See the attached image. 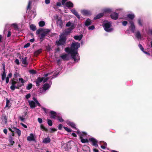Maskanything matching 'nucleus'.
Returning <instances> with one entry per match:
<instances>
[{
  "instance_id": "obj_64",
  "label": "nucleus",
  "mask_w": 152,
  "mask_h": 152,
  "mask_svg": "<svg viewBox=\"0 0 152 152\" xmlns=\"http://www.w3.org/2000/svg\"><path fill=\"white\" fill-rule=\"evenodd\" d=\"M4 132L6 134L7 133V129H4L3 130Z\"/></svg>"
},
{
  "instance_id": "obj_6",
  "label": "nucleus",
  "mask_w": 152,
  "mask_h": 152,
  "mask_svg": "<svg viewBox=\"0 0 152 152\" xmlns=\"http://www.w3.org/2000/svg\"><path fill=\"white\" fill-rule=\"evenodd\" d=\"M77 133L78 134L81 140V141L83 143H85L86 142H88V140L87 139H84L83 138V134H84L83 132L79 133L78 132H77Z\"/></svg>"
},
{
  "instance_id": "obj_3",
  "label": "nucleus",
  "mask_w": 152,
  "mask_h": 152,
  "mask_svg": "<svg viewBox=\"0 0 152 152\" xmlns=\"http://www.w3.org/2000/svg\"><path fill=\"white\" fill-rule=\"evenodd\" d=\"M63 34H61L60 36L59 40L56 41V43L58 45H64L65 43L66 37Z\"/></svg>"
},
{
  "instance_id": "obj_39",
  "label": "nucleus",
  "mask_w": 152,
  "mask_h": 152,
  "mask_svg": "<svg viewBox=\"0 0 152 152\" xmlns=\"http://www.w3.org/2000/svg\"><path fill=\"white\" fill-rule=\"evenodd\" d=\"M32 84L31 83H29L26 87V88L28 90H30L32 88Z\"/></svg>"
},
{
  "instance_id": "obj_59",
  "label": "nucleus",
  "mask_w": 152,
  "mask_h": 152,
  "mask_svg": "<svg viewBox=\"0 0 152 152\" xmlns=\"http://www.w3.org/2000/svg\"><path fill=\"white\" fill-rule=\"evenodd\" d=\"M31 96V95L30 94H28L26 95V97L27 99L29 98Z\"/></svg>"
},
{
  "instance_id": "obj_10",
  "label": "nucleus",
  "mask_w": 152,
  "mask_h": 152,
  "mask_svg": "<svg viewBox=\"0 0 152 152\" xmlns=\"http://www.w3.org/2000/svg\"><path fill=\"white\" fill-rule=\"evenodd\" d=\"M51 85V83L50 82L49 83H46L43 85L42 88L44 91H46L49 88Z\"/></svg>"
},
{
  "instance_id": "obj_29",
  "label": "nucleus",
  "mask_w": 152,
  "mask_h": 152,
  "mask_svg": "<svg viewBox=\"0 0 152 152\" xmlns=\"http://www.w3.org/2000/svg\"><path fill=\"white\" fill-rule=\"evenodd\" d=\"M6 73L5 71H3V72L2 75L1 79L2 80H5L6 77Z\"/></svg>"
},
{
  "instance_id": "obj_15",
  "label": "nucleus",
  "mask_w": 152,
  "mask_h": 152,
  "mask_svg": "<svg viewBox=\"0 0 152 152\" xmlns=\"http://www.w3.org/2000/svg\"><path fill=\"white\" fill-rule=\"evenodd\" d=\"M89 140L92 142L93 145L96 147H98V145L97 144V141L96 139L93 138H91L89 139Z\"/></svg>"
},
{
  "instance_id": "obj_45",
  "label": "nucleus",
  "mask_w": 152,
  "mask_h": 152,
  "mask_svg": "<svg viewBox=\"0 0 152 152\" xmlns=\"http://www.w3.org/2000/svg\"><path fill=\"white\" fill-rule=\"evenodd\" d=\"M57 130L56 129L54 128H51L50 129V132L51 133H53Z\"/></svg>"
},
{
  "instance_id": "obj_31",
  "label": "nucleus",
  "mask_w": 152,
  "mask_h": 152,
  "mask_svg": "<svg viewBox=\"0 0 152 152\" xmlns=\"http://www.w3.org/2000/svg\"><path fill=\"white\" fill-rule=\"evenodd\" d=\"M57 120L59 121L60 122H63L64 121L63 119L61 117L58 115L57 117Z\"/></svg>"
},
{
  "instance_id": "obj_25",
  "label": "nucleus",
  "mask_w": 152,
  "mask_h": 152,
  "mask_svg": "<svg viewBox=\"0 0 152 152\" xmlns=\"http://www.w3.org/2000/svg\"><path fill=\"white\" fill-rule=\"evenodd\" d=\"M104 15V14L103 13H100L98 14L94 18V20L99 19L102 17Z\"/></svg>"
},
{
  "instance_id": "obj_44",
  "label": "nucleus",
  "mask_w": 152,
  "mask_h": 152,
  "mask_svg": "<svg viewBox=\"0 0 152 152\" xmlns=\"http://www.w3.org/2000/svg\"><path fill=\"white\" fill-rule=\"evenodd\" d=\"M40 128L43 130L46 131L47 130V129L42 125H41Z\"/></svg>"
},
{
  "instance_id": "obj_42",
  "label": "nucleus",
  "mask_w": 152,
  "mask_h": 152,
  "mask_svg": "<svg viewBox=\"0 0 152 152\" xmlns=\"http://www.w3.org/2000/svg\"><path fill=\"white\" fill-rule=\"evenodd\" d=\"M63 127L64 129L68 132H71L72 131V130L71 129H69L66 127L64 126Z\"/></svg>"
},
{
  "instance_id": "obj_52",
  "label": "nucleus",
  "mask_w": 152,
  "mask_h": 152,
  "mask_svg": "<svg viewBox=\"0 0 152 152\" xmlns=\"http://www.w3.org/2000/svg\"><path fill=\"white\" fill-rule=\"evenodd\" d=\"M38 121L40 124L42 123V119L40 118H38Z\"/></svg>"
},
{
  "instance_id": "obj_14",
  "label": "nucleus",
  "mask_w": 152,
  "mask_h": 152,
  "mask_svg": "<svg viewBox=\"0 0 152 152\" xmlns=\"http://www.w3.org/2000/svg\"><path fill=\"white\" fill-rule=\"evenodd\" d=\"M27 140L29 141H34L35 140L34 134L31 133L27 138Z\"/></svg>"
},
{
  "instance_id": "obj_56",
  "label": "nucleus",
  "mask_w": 152,
  "mask_h": 152,
  "mask_svg": "<svg viewBox=\"0 0 152 152\" xmlns=\"http://www.w3.org/2000/svg\"><path fill=\"white\" fill-rule=\"evenodd\" d=\"M62 127H63V125L61 124H59L58 125V127L59 129V130L61 129L62 128Z\"/></svg>"
},
{
  "instance_id": "obj_21",
  "label": "nucleus",
  "mask_w": 152,
  "mask_h": 152,
  "mask_svg": "<svg viewBox=\"0 0 152 152\" xmlns=\"http://www.w3.org/2000/svg\"><path fill=\"white\" fill-rule=\"evenodd\" d=\"M135 36L139 39H142L141 35L140 32L139 31H137L135 33Z\"/></svg>"
},
{
  "instance_id": "obj_57",
  "label": "nucleus",
  "mask_w": 152,
  "mask_h": 152,
  "mask_svg": "<svg viewBox=\"0 0 152 152\" xmlns=\"http://www.w3.org/2000/svg\"><path fill=\"white\" fill-rule=\"evenodd\" d=\"M30 44L29 43H28L24 45V47L25 48H28L30 46Z\"/></svg>"
},
{
  "instance_id": "obj_55",
  "label": "nucleus",
  "mask_w": 152,
  "mask_h": 152,
  "mask_svg": "<svg viewBox=\"0 0 152 152\" xmlns=\"http://www.w3.org/2000/svg\"><path fill=\"white\" fill-rule=\"evenodd\" d=\"M19 119L22 121H24L25 120V118L23 117H20Z\"/></svg>"
},
{
  "instance_id": "obj_22",
  "label": "nucleus",
  "mask_w": 152,
  "mask_h": 152,
  "mask_svg": "<svg viewBox=\"0 0 152 152\" xmlns=\"http://www.w3.org/2000/svg\"><path fill=\"white\" fill-rule=\"evenodd\" d=\"M66 27H70L69 28H72L74 29L75 28L74 25V23H72L70 22H68L66 25Z\"/></svg>"
},
{
  "instance_id": "obj_17",
  "label": "nucleus",
  "mask_w": 152,
  "mask_h": 152,
  "mask_svg": "<svg viewBox=\"0 0 152 152\" xmlns=\"http://www.w3.org/2000/svg\"><path fill=\"white\" fill-rule=\"evenodd\" d=\"M118 14L115 12L113 13L110 15L111 18L115 20L118 19Z\"/></svg>"
},
{
  "instance_id": "obj_38",
  "label": "nucleus",
  "mask_w": 152,
  "mask_h": 152,
  "mask_svg": "<svg viewBox=\"0 0 152 152\" xmlns=\"http://www.w3.org/2000/svg\"><path fill=\"white\" fill-rule=\"evenodd\" d=\"M9 142L12 145H13L15 143V142L13 140V139L12 137H10L9 139Z\"/></svg>"
},
{
  "instance_id": "obj_62",
  "label": "nucleus",
  "mask_w": 152,
  "mask_h": 152,
  "mask_svg": "<svg viewBox=\"0 0 152 152\" xmlns=\"http://www.w3.org/2000/svg\"><path fill=\"white\" fill-rule=\"evenodd\" d=\"M45 2L46 4H48L50 2V0H45Z\"/></svg>"
},
{
  "instance_id": "obj_60",
  "label": "nucleus",
  "mask_w": 152,
  "mask_h": 152,
  "mask_svg": "<svg viewBox=\"0 0 152 152\" xmlns=\"http://www.w3.org/2000/svg\"><path fill=\"white\" fill-rule=\"evenodd\" d=\"M67 1V0H62L61 3L63 5H65V2Z\"/></svg>"
},
{
  "instance_id": "obj_49",
  "label": "nucleus",
  "mask_w": 152,
  "mask_h": 152,
  "mask_svg": "<svg viewBox=\"0 0 152 152\" xmlns=\"http://www.w3.org/2000/svg\"><path fill=\"white\" fill-rule=\"evenodd\" d=\"M89 30H93L95 28L94 26L93 25H92L89 26L88 28Z\"/></svg>"
},
{
  "instance_id": "obj_48",
  "label": "nucleus",
  "mask_w": 152,
  "mask_h": 152,
  "mask_svg": "<svg viewBox=\"0 0 152 152\" xmlns=\"http://www.w3.org/2000/svg\"><path fill=\"white\" fill-rule=\"evenodd\" d=\"M19 80L20 81L22 84H23L25 83L24 80L22 78H19Z\"/></svg>"
},
{
  "instance_id": "obj_28",
  "label": "nucleus",
  "mask_w": 152,
  "mask_h": 152,
  "mask_svg": "<svg viewBox=\"0 0 152 152\" xmlns=\"http://www.w3.org/2000/svg\"><path fill=\"white\" fill-rule=\"evenodd\" d=\"M137 21L138 24L140 26H142L143 25V21L142 19L140 18L138 19L137 20Z\"/></svg>"
},
{
  "instance_id": "obj_41",
  "label": "nucleus",
  "mask_w": 152,
  "mask_h": 152,
  "mask_svg": "<svg viewBox=\"0 0 152 152\" xmlns=\"http://www.w3.org/2000/svg\"><path fill=\"white\" fill-rule=\"evenodd\" d=\"M41 52H42L41 49H39V50H37V51H36L35 52V53H34L35 55H38V54L40 53Z\"/></svg>"
},
{
  "instance_id": "obj_36",
  "label": "nucleus",
  "mask_w": 152,
  "mask_h": 152,
  "mask_svg": "<svg viewBox=\"0 0 152 152\" xmlns=\"http://www.w3.org/2000/svg\"><path fill=\"white\" fill-rule=\"evenodd\" d=\"M47 123L48 125L50 126H52L53 124L52 121L49 119H47Z\"/></svg>"
},
{
  "instance_id": "obj_11",
  "label": "nucleus",
  "mask_w": 152,
  "mask_h": 152,
  "mask_svg": "<svg viewBox=\"0 0 152 152\" xmlns=\"http://www.w3.org/2000/svg\"><path fill=\"white\" fill-rule=\"evenodd\" d=\"M73 28H68L67 29H66L65 31L62 33L61 34H63L65 37H66L67 35L70 33L71 31L73 29Z\"/></svg>"
},
{
  "instance_id": "obj_26",
  "label": "nucleus",
  "mask_w": 152,
  "mask_h": 152,
  "mask_svg": "<svg viewBox=\"0 0 152 152\" xmlns=\"http://www.w3.org/2000/svg\"><path fill=\"white\" fill-rule=\"evenodd\" d=\"M26 57L23 58L22 59V63L23 64L25 65L24 66H26L28 64L27 62L26 61Z\"/></svg>"
},
{
  "instance_id": "obj_23",
  "label": "nucleus",
  "mask_w": 152,
  "mask_h": 152,
  "mask_svg": "<svg viewBox=\"0 0 152 152\" xmlns=\"http://www.w3.org/2000/svg\"><path fill=\"white\" fill-rule=\"evenodd\" d=\"M92 22L91 20L89 19H87L85 23V25L86 26H89L91 25L92 23Z\"/></svg>"
},
{
  "instance_id": "obj_5",
  "label": "nucleus",
  "mask_w": 152,
  "mask_h": 152,
  "mask_svg": "<svg viewBox=\"0 0 152 152\" xmlns=\"http://www.w3.org/2000/svg\"><path fill=\"white\" fill-rule=\"evenodd\" d=\"M17 82L15 81L13 79L12 80V85L10 86V89L12 90H14L16 88H18V87H20L21 85H19V84H17V86H16Z\"/></svg>"
},
{
  "instance_id": "obj_63",
  "label": "nucleus",
  "mask_w": 152,
  "mask_h": 152,
  "mask_svg": "<svg viewBox=\"0 0 152 152\" xmlns=\"http://www.w3.org/2000/svg\"><path fill=\"white\" fill-rule=\"evenodd\" d=\"M59 72H57L56 74L55 73H54V75L53 76V77H52V78H54V77H55L56 76L58 75V74L59 73Z\"/></svg>"
},
{
  "instance_id": "obj_9",
  "label": "nucleus",
  "mask_w": 152,
  "mask_h": 152,
  "mask_svg": "<svg viewBox=\"0 0 152 152\" xmlns=\"http://www.w3.org/2000/svg\"><path fill=\"white\" fill-rule=\"evenodd\" d=\"M60 57L64 61L68 60L69 58V54H63Z\"/></svg>"
},
{
  "instance_id": "obj_24",
  "label": "nucleus",
  "mask_w": 152,
  "mask_h": 152,
  "mask_svg": "<svg viewBox=\"0 0 152 152\" xmlns=\"http://www.w3.org/2000/svg\"><path fill=\"white\" fill-rule=\"evenodd\" d=\"M83 37V35L82 34H80L78 36L77 35L74 36V38L76 40L80 41L82 39Z\"/></svg>"
},
{
  "instance_id": "obj_1",
  "label": "nucleus",
  "mask_w": 152,
  "mask_h": 152,
  "mask_svg": "<svg viewBox=\"0 0 152 152\" xmlns=\"http://www.w3.org/2000/svg\"><path fill=\"white\" fill-rule=\"evenodd\" d=\"M80 47L79 43L75 42L72 43L70 48H66L65 49L66 52L71 55L72 58L75 61L78 62L80 60V57L77 53L78 48Z\"/></svg>"
},
{
  "instance_id": "obj_30",
  "label": "nucleus",
  "mask_w": 152,
  "mask_h": 152,
  "mask_svg": "<svg viewBox=\"0 0 152 152\" xmlns=\"http://www.w3.org/2000/svg\"><path fill=\"white\" fill-rule=\"evenodd\" d=\"M30 28L33 31L35 30L36 29V26L33 24H31L30 26Z\"/></svg>"
},
{
  "instance_id": "obj_32",
  "label": "nucleus",
  "mask_w": 152,
  "mask_h": 152,
  "mask_svg": "<svg viewBox=\"0 0 152 152\" xmlns=\"http://www.w3.org/2000/svg\"><path fill=\"white\" fill-rule=\"evenodd\" d=\"M6 99V104L5 106V107H8V108H9L10 107V101L7 98Z\"/></svg>"
},
{
  "instance_id": "obj_61",
  "label": "nucleus",
  "mask_w": 152,
  "mask_h": 152,
  "mask_svg": "<svg viewBox=\"0 0 152 152\" xmlns=\"http://www.w3.org/2000/svg\"><path fill=\"white\" fill-rule=\"evenodd\" d=\"M30 72L32 74H34L36 73V71L34 70H31L30 71Z\"/></svg>"
},
{
  "instance_id": "obj_47",
  "label": "nucleus",
  "mask_w": 152,
  "mask_h": 152,
  "mask_svg": "<svg viewBox=\"0 0 152 152\" xmlns=\"http://www.w3.org/2000/svg\"><path fill=\"white\" fill-rule=\"evenodd\" d=\"M12 26L15 28H18V26L17 24L13 23L12 24Z\"/></svg>"
},
{
  "instance_id": "obj_27",
  "label": "nucleus",
  "mask_w": 152,
  "mask_h": 152,
  "mask_svg": "<svg viewBox=\"0 0 152 152\" xmlns=\"http://www.w3.org/2000/svg\"><path fill=\"white\" fill-rule=\"evenodd\" d=\"M50 141V139L49 137H47L44 139L43 140V142L47 143H49Z\"/></svg>"
},
{
  "instance_id": "obj_20",
  "label": "nucleus",
  "mask_w": 152,
  "mask_h": 152,
  "mask_svg": "<svg viewBox=\"0 0 152 152\" xmlns=\"http://www.w3.org/2000/svg\"><path fill=\"white\" fill-rule=\"evenodd\" d=\"M66 123L68 125L72 127L73 128L76 129L75 125L73 122H70L69 121H66Z\"/></svg>"
},
{
  "instance_id": "obj_43",
  "label": "nucleus",
  "mask_w": 152,
  "mask_h": 152,
  "mask_svg": "<svg viewBox=\"0 0 152 152\" xmlns=\"http://www.w3.org/2000/svg\"><path fill=\"white\" fill-rule=\"evenodd\" d=\"M46 34L45 33V32L42 33L40 35V39H42L44 38L45 37V35Z\"/></svg>"
},
{
  "instance_id": "obj_53",
  "label": "nucleus",
  "mask_w": 152,
  "mask_h": 152,
  "mask_svg": "<svg viewBox=\"0 0 152 152\" xmlns=\"http://www.w3.org/2000/svg\"><path fill=\"white\" fill-rule=\"evenodd\" d=\"M43 77V80L42 81H43V82L44 83L46 82L48 79V77H46V78H44Z\"/></svg>"
},
{
  "instance_id": "obj_2",
  "label": "nucleus",
  "mask_w": 152,
  "mask_h": 152,
  "mask_svg": "<svg viewBox=\"0 0 152 152\" xmlns=\"http://www.w3.org/2000/svg\"><path fill=\"white\" fill-rule=\"evenodd\" d=\"M111 22L108 21H105L104 22L103 26L106 31L110 32L113 31V28L111 27Z\"/></svg>"
},
{
  "instance_id": "obj_54",
  "label": "nucleus",
  "mask_w": 152,
  "mask_h": 152,
  "mask_svg": "<svg viewBox=\"0 0 152 152\" xmlns=\"http://www.w3.org/2000/svg\"><path fill=\"white\" fill-rule=\"evenodd\" d=\"M20 124L22 126L25 128H27V126L22 123H20Z\"/></svg>"
},
{
  "instance_id": "obj_16",
  "label": "nucleus",
  "mask_w": 152,
  "mask_h": 152,
  "mask_svg": "<svg viewBox=\"0 0 152 152\" xmlns=\"http://www.w3.org/2000/svg\"><path fill=\"white\" fill-rule=\"evenodd\" d=\"M71 11L78 19H80V15L75 9H73L71 10Z\"/></svg>"
},
{
  "instance_id": "obj_33",
  "label": "nucleus",
  "mask_w": 152,
  "mask_h": 152,
  "mask_svg": "<svg viewBox=\"0 0 152 152\" xmlns=\"http://www.w3.org/2000/svg\"><path fill=\"white\" fill-rule=\"evenodd\" d=\"M39 26L40 27H43L45 25V22L43 21L39 22Z\"/></svg>"
},
{
  "instance_id": "obj_50",
  "label": "nucleus",
  "mask_w": 152,
  "mask_h": 152,
  "mask_svg": "<svg viewBox=\"0 0 152 152\" xmlns=\"http://www.w3.org/2000/svg\"><path fill=\"white\" fill-rule=\"evenodd\" d=\"M139 47L140 48V50L142 51L143 52L144 51L143 50H144V48H143L142 46V45H141L140 44H139Z\"/></svg>"
},
{
  "instance_id": "obj_40",
  "label": "nucleus",
  "mask_w": 152,
  "mask_h": 152,
  "mask_svg": "<svg viewBox=\"0 0 152 152\" xmlns=\"http://www.w3.org/2000/svg\"><path fill=\"white\" fill-rule=\"evenodd\" d=\"M32 1H29L28 5L27 6V9H31V4H32Z\"/></svg>"
},
{
  "instance_id": "obj_19",
  "label": "nucleus",
  "mask_w": 152,
  "mask_h": 152,
  "mask_svg": "<svg viewBox=\"0 0 152 152\" xmlns=\"http://www.w3.org/2000/svg\"><path fill=\"white\" fill-rule=\"evenodd\" d=\"M66 6L68 8L73 7V4L70 1H67L65 4Z\"/></svg>"
},
{
  "instance_id": "obj_18",
  "label": "nucleus",
  "mask_w": 152,
  "mask_h": 152,
  "mask_svg": "<svg viewBox=\"0 0 152 152\" xmlns=\"http://www.w3.org/2000/svg\"><path fill=\"white\" fill-rule=\"evenodd\" d=\"M51 114V117L53 118H56L57 117V115H58L57 114L56 112L53 111H51L50 112Z\"/></svg>"
},
{
  "instance_id": "obj_51",
  "label": "nucleus",
  "mask_w": 152,
  "mask_h": 152,
  "mask_svg": "<svg viewBox=\"0 0 152 152\" xmlns=\"http://www.w3.org/2000/svg\"><path fill=\"white\" fill-rule=\"evenodd\" d=\"M122 24L124 26H126L127 24V22L126 21H124L122 22Z\"/></svg>"
},
{
  "instance_id": "obj_13",
  "label": "nucleus",
  "mask_w": 152,
  "mask_h": 152,
  "mask_svg": "<svg viewBox=\"0 0 152 152\" xmlns=\"http://www.w3.org/2000/svg\"><path fill=\"white\" fill-rule=\"evenodd\" d=\"M43 77H38L36 80L35 83L36 86H39L40 85V83L43 81Z\"/></svg>"
},
{
  "instance_id": "obj_58",
  "label": "nucleus",
  "mask_w": 152,
  "mask_h": 152,
  "mask_svg": "<svg viewBox=\"0 0 152 152\" xmlns=\"http://www.w3.org/2000/svg\"><path fill=\"white\" fill-rule=\"evenodd\" d=\"M9 77H6L5 79L6 81V83L7 84L9 82Z\"/></svg>"
},
{
  "instance_id": "obj_46",
  "label": "nucleus",
  "mask_w": 152,
  "mask_h": 152,
  "mask_svg": "<svg viewBox=\"0 0 152 152\" xmlns=\"http://www.w3.org/2000/svg\"><path fill=\"white\" fill-rule=\"evenodd\" d=\"M100 143H101V144L102 145H104L106 147L107 146V144L105 142H103V141H101L100 142Z\"/></svg>"
},
{
  "instance_id": "obj_4",
  "label": "nucleus",
  "mask_w": 152,
  "mask_h": 152,
  "mask_svg": "<svg viewBox=\"0 0 152 152\" xmlns=\"http://www.w3.org/2000/svg\"><path fill=\"white\" fill-rule=\"evenodd\" d=\"M33 99L34 101H28L30 106L31 108H32L35 107L36 104L39 107L41 106L40 104L35 98H33Z\"/></svg>"
},
{
  "instance_id": "obj_37",
  "label": "nucleus",
  "mask_w": 152,
  "mask_h": 152,
  "mask_svg": "<svg viewBox=\"0 0 152 152\" xmlns=\"http://www.w3.org/2000/svg\"><path fill=\"white\" fill-rule=\"evenodd\" d=\"M112 11L110 8H106L104 10V12H110Z\"/></svg>"
},
{
  "instance_id": "obj_35",
  "label": "nucleus",
  "mask_w": 152,
  "mask_h": 152,
  "mask_svg": "<svg viewBox=\"0 0 152 152\" xmlns=\"http://www.w3.org/2000/svg\"><path fill=\"white\" fill-rule=\"evenodd\" d=\"M15 131L17 133L19 136H20L21 135V131L20 130L16 128H15Z\"/></svg>"
},
{
  "instance_id": "obj_8",
  "label": "nucleus",
  "mask_w": 152,
  "mask_h": 152,
  "mask_svg": "<svg viewBox=\"0 0 152 152\" xmlns=\"http://www.w3.org/2000/svg\"><path fill=\"white\" fill-rule=\"evenodd\" d=\"M81 12L83 15H90L91 14V11L87 10H82L81 11Z\"/></svg>"
},
{
  "instance_id": "obj_7",
  "label": "nucleus",
  "mask_w": 152,
  "mask_h": 152,
  "mask_svg": "<svg viewBox=\"0 0 152 152\" xmlns=\"http://www.w3.org/2000/svg\"><path fill=\"white\" fill-rule=\"evenodd\" d=\"M129 23L130 24V26L129 27V29L131 31L132 33H134L135 29V27L134 23L132 21H130Z\"/></svg>"
},
{
  "instance_id": "obj_12",
  "label": "nucleus",
  "mask_w": 152,
  "mask_h": 152,
  "mask_svg": "<svg viewBox=\"0 0 152 152\" xmlns=\"http://www.w3.org/2000/svg\"><path fill=\"white\" fill-rule=\"evenodd\" d=\"M56 24L58 26H59L60 28H62L63 26V23L62 20L61 19H58L56 21Z\"/></svg>"
},
{
  "instance_id": "obj_34",
  "label": "nucleus",
  "mask_w": 152,
  "mask_h": 152,
  "mask_svg": "<svg viewBox=\"0 0 152 152\" xmlns=\"http://www.w3.org/2000/svg\"><path fill=\"white\" fill-rule=\"evenodd\" d=\"M127 16L128 18L132 20L133 19L134 17L133 14H129Z\"/></svg>"
}]
</instances>
